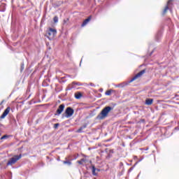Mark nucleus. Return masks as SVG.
Returning a JSON list of instances; mask_svg holds the SVG:
<instances>
[{
	"instance_id": "f257e3e1",
	"label": "nucleus",
	"mask_w": 179,
	"mask_h": 179,
	"mask_svg": "<svg viewBox=\"0 0 179 179\" xmlns=\"http://www.w3.org/2000/svg\"><path fill=\"white\" fill-rule=\"evenodd\" d=\"M114 108L111 106H106L101 113L96 116V120H104L108 115V113L113 110Z\"/></svg>"
},
{
	"instance_id": "f03ea898",
	"label": "nucleus",
	"mask_w": 179,
	"mask_h": 179,
	"mask_svg": "<svg viewBox=\"0 0 179 179\" xmlns=\"http://www.w3.org/2000/svg\"><path fill=\"white\" fill-rule=\"evenodd\" d=\"M22 159V154H20L19 155H14L13 157H11L8 162H7V166H13V164H15L18 160H20Z\"/></svg>"
},
{
	"instance_id": "7ed1b4c3",
	"label": "nucleus",
	"mask_w": 179,
	"mask_h": 179,
	"mask_svg": "<svg viewBox=\"0 0 179 179\" xmlns=\"http://www.w3.org/2000/svg\"><path fill=\"white\" fill-rule=\"evenodd\" d=\"M57 36V29L50 28L46 32V36L49 40H54V38Z\"/></svg>"
},
{
	"instance_id": "20e7f679",
	"label": "nucleus",
	"mask_w": 179,
	"mask_h": 179,
	"mask_svg": "<svg viewBox=\"0 0 179 179\" xmlns=\"http://www.w3.org/2000/svg\"><path fill=\"white\" fill-rule=\"evenodd\" d=\"M73 113H75V110L72 108L67 107L65 110L66 117L69 118L72 117L73 115Z\"/></svg>"
},
{
	"instance_id": "39448f33",
	"label": "nucleus",
	"mask_w": 179,
	"mask_h": 179,
	"mask_svg": "<svg viewBox=\"0 0 179 179\" xmlns=\"http://www.w3.org/2000/svg\"><path fill=\"white\" fill-rule=\"evenodd\" d=\"M146 70L143 69L141 71H140L139 73H138L129 82V83H131V82H134V80H136V79H138V78H141V76H142V75H143L144 73H145Z\"/></svg>"
},
{
	"instance_id": "423d86ee",
	"label": "nucleus",
	"mask_w": 179,
	"mask_h": 179,
	"mask_svg": "<svg viewBox=\"0 0 179 179\" xmlns=\"http://www.w3.org/2000/svg\"><path fill=\"white\" fill-rule=\"evenodd\" d=\"M65 109V105L61 104L59 106V108L57 110V114L55 115H60V114H62V111Z\"/></svg>"
},
{
	"instance_id": "0eeeda50",
	"label": "nucleus",
	"mask_w": 179,
	"mask_h": 179,
	"mask_svg": "<svg viewBox=\"0 0 179 179\" xmlns=\"http://www.w3.org/2000/svg\"><path fill=\"white\" fill-rule=\"evenodd\" d=\"M9 111H10V108H6V109H5V110L3 111V114L1 115L0 118H1V120H3V118H5V117H6V115L9 114Z\"/></svg>"
},
{
	"instance_id": "6e6552de",
	"label": "nucleus",
	"mask_w": 179,
	"mask_h": 179,
	"mask_svg": "<svg viewBox=\"0 0 179 179\" xmlns=\"http://www.w3.org/2000/svg\"><path fill=\"white\" fill-rule=\"evenodd\" d=\"M90 20H92V15H90L83 21V24H81L82 27H85V26H86V24H87L89 22H90Z\"/></svg>"
},
{
	"instance_id": "1a4fd4ad",
	"label": "nucleus",
	"mask_w": 179,
	"mask_h": 179,
	"mask_svg": "<svg viewBox=\"0 0 179 179\" xmlns=\"http://www.w3.org/2000/svg\"><path fill=\"white\" fill-rule=\"evenodd\" d=\"M153 103V99H147L145 100V104H147V106H150L152 105Z\"/></svg>"
},
{
	"instance_id": "9d476101",
	"label": "nucleus",
	"mask_w": 179,
	"mask_h": 179,
	"mask_svg": "<svg viewBox=\"0 0 179 179\" xmlns=\"http://www.w3.org/2000/svg\"><path fill=\"white\" fill-rule=\"evenodd\" d=\"M78 164H83V163H87V159L83 158L80 161H78Z\"/></svg>"
},
{
	"instance_id": "9b49d317",
	"label": "nucleus",
	"mask_w": 179,
	"mask_h": 179,
	"mask_svg": "<svg viewBox=\"0 0 179 179\" xmlns=\"http://www.w3.org/2000/svg\"><path fill=\"white\" fill-rule=\"evenodd\" d=\"M75 97L77 99H79L82 97V93L78 92L77 94H75Z\"/></svg>"
},
{
	"instance_id": "f8f14e48",
	"label": "nucleus",
	"mask_w": 179,
	"mask_h": 179,
	"mask_svg": "<svg viewBox=\"0 0 179 179\" xmlns=\"http://www.w3.org/2000/svg\"><path fill=\"white\" fill-rule=\"evenodd\" d=\"M92 169L93 176H97V173L96 172V167L94 166H92Z\"/></svg>"
},
{
	"instance_id": "ddd939ff",
	"label": "nucleus",
	"mask_w": 179,
	"mask_h": 179,
	"mask_svg": "<svg viewBox=\"0 0 179 179\" xmlns=\"http://www.w3.org/2000/svg\"><path fill=\"white\" fill-rule=\"evenodd\" d=\"M63 163L64 164H68L69 166H71V164H72V162H71L70 161H64Z\"/></svg>"
},
{
	"instance_id": "4468645a",
	"label": "nucleus",
	"mask_w": 179,
	"mask_h": 179,
	"mask_svg": "<svg viewBox=\"0 0 179 179\" xmlns=\"http://www.w3.org/2000/svg\"><path fill=\"white\" fill-rule=\"evenodd\" d=\"M77 132L78 134H82V132H83V129L82 127H80L78 130Z\"/></svg>"
},
{
	"instance_id": "2eb2a0df",
	"label": "nucleus",
	"mask_w": 179,
	"mask_h": 179,
	"mask_svg": "<svg viewBox=\"0 0 179 179\" xmlns=\"http://www.w3.org/2000/svg\"><path fill=\"white\" fill-rule=\"evenodd\" d=\"M8 138H9V136L8 135H4L2 137H1V140H3V139H8Z\"/></svg>"
},
{
	"instance_id": "dca6fc26",
	"label": "nucleus",
	"mask_w": 179,
	"mask_h": 179,
	"mask_svg": "<svg viewBox=\"0 0 179 179\" xmlns=\"http://www.w3.org/2000/svg\"><path fill=\"white\" fill-rule=\"evenodd\" d=\"M53 20L55 23H58V17L57 16L54 17Z\"/></svg>"
},
{
	"instance_id": "f3484780",
	"label": "nucleus",
	"mask_w": 179,
	"mask_h": 179,
	"mask_svg": "<svg viewBox=\"0 0 179 179\" xmlns=\"http://www.w3.org/2000/svg\"><path fill=\"white\" fill-rule=\"evenodd\" d=\"M168 9H169V6L165 7L163 11V15H164L167 12Z\"/></svg>"
},
{
	"instance_id": "a211bd4d",
	"label": "nucleus",
	"mask_w": 179,
	"mask_h": 179,
	"mask_svg": "<svg viewBox=\"0 0 179 179\" xmlns=\"http://www.w3.org/2000/svg\"><path fill=\"white\" fill-rule=\"evenodd\" d=\"M106 96H110L111 94V90H108L106 94Z\"/></svg>"
},
{
	"instance_id": "6ab92c4d",
	"label": "nucleus",
	"mask_w": 179,
	"mask_h": 179,
	"mask_svg": "<svg viewBox=\"0 0 179 179\" xmlns=\"http://www.w3.org/2000/svg\"><path fill=\"white\" fill-rule=\"evenodd\" d=\"M156 40H157V41H159V40H160V34H158L156 36Z\"/></svg>"
},
{
	"instance_id": "aec40b11",
	"label": "nucleus",
	"mask_w": 179,
	"mask_h": 179,
	"mask_svg": "<svg viewBox=\"0 0 179 179\" xmlns=\"http://www.w3.org/2000/svg\"><path fill=\"white\" fill-rule=\"evenodd\" d=\"M73 85H77V86H82V84L80 83L73 82Z\"/></svg>"
},
{
	"instance_id": "412c9836",
	"label": "nucleus",
	"mask_w": 179,
	"mask_h": 179,
	"mask_svg": "<svg viewBox=\"0 0 179 179\" xmlns=\"http://www.w3.org/2000/svg\"><path fill=\"white\" fill-rule=\"evenodd\" d=\"M59 125V123H56L54 124V128L55 129H57V128H58V126Z\"/></svg>"
},
{
	"instance_id": "4be33fe9",
	"label": "nucleus",
	"mask_w": 179,
	"mask_h": 179,
	"mask_svg": "<svg viewBox=\"0 0 179 179\" xmlns=\"http://www.w3.org/2000/svg\"><path fill=\"white\" fill-rule=\"evenodd\" d=\"M23 69H24V64H21V71H23Z\"/></svg>"
},
{
	"instance_id": "5701e85b",
	"label": "nucleus",
	"mask_w": 179,
	"mask_h": 179,
	"mask_svg": "<svg viewBox=\"0 0 179 179\" xmlns=\"http://www.w3.org/2000/svg\"><path fill=\"white\" fill-rule=\"evenodd\" d=\"M83 129H85V128H87V124H85L83 126L81 127Z\"/></svg>"
},
{
	"instance_id": "b1692460",
	"label": "nucleus",
	"mask_w": 179,
	"mask_h": 179,
	"mask_svg": "<svg viewBox=\"0 0 179 179\" xmlns=\"http://www.w3.org/2000/svg\"><path fill=\"white\" fill-rule=\"evenodd\" d=\"M143 159V157H142L141 159H139L136 164H135V166H136V164L141 162H142Z\"/></svg>"
},
{
	"instance_id": "393cba45",
	"label": "nucleus",
	"mask_w": 179,
	"mask_h": 179,
	"mask_svg": "<svg viewBox=\"0 0 179 179\" xmlns=\"http://www.w3.org/2000/svg\"><path fill=\"white\" fill-rule=\"evenodd\" d=\"M117 87H124V85L120 84L119 85L117 86Z\"/></svg>"
},
{
	"instance_id": "a878e982",
	"label": "nucleus",
	"mask_w": 179,
	"mask_h": 179,
	"mask_svg": "<svg viewBox=\"0 0 179 179\" xmlns=\"http://www.w3.org/2000/svg\"><path fill=\"white\" fill-rule=\"evenodd\" d=\"M132 170H134V167L130 168V169H129V171L131 172V171H132Z\"/></svg>"
},
{
	"instance_id": "bb28decb",
	"label": "nucleus",
	"mask_w": 179,
	"mask_h": 179,
	"mask_svg": "<svg viewBox=\"0 0 179 179\" xmlns=\"http://www.w3.org/2000/svg\"><path fill=\"white\" fill-rule=\"evenodd\" d=\"M96 171H97V173H99V171H100L99 169H96Z\"/></svg>"
},
{
	"instance_id": "cd10ccee",
	"label": "nucleus",
	"mask_w": 179,
	"mask_h": 179,
	"mask_svg": "<svg viewBox=\"0 0 179 179\" xmlns=\"http://www.w3.org/2000/svg\"><path fill=\"white\" fill-rule=\"evenodd\" d=\"M119 176H120V177H121V176H122V172L119 173Z\"/></svg>"
},
{
	"instance_id": "c85d7f7f",
	"label": "nucleus",
	"mask_w": 179,
	"mask_h": 179,
	"mask_svg": "<svg viewBox=\"0 0 179 179\" xmlns=\"http://www.w3.org/2000/svg\"><path fill=\"white\" fill-rule=\"evenodd\" d=\"M82 64V59H81V61L80 62V65Z\"/></svg>"
},
{
	"instance_id": "c756f323",
	"label": "nucleus",
	"mask_w": 179,
	"mask_h": 179,
	"mask_svg": "<svg viewBox=\"0 0 179 179\" xmlns=\"http://www.w3.org/2000/svg\"><path fill=\"white\" fill-rule=\"evenodd\" d=\"M99 90H100V92H103V89H100Z\"/></svg>"
},
{
	"instance_id": "7c9ffc66",
	"label": "nucleus",
	"mask_w": 179,
	"mask_h": 179,
	"mask_svg": "<svg viewBox=\"0 0 179 179\" xmlns=\"http://www.w3.org/2000/svg\"><path fill=\"white\" fill-rule=\"evenodd\" d=\"M145 150H149V148H147L145 149Z\"/></svg>"
},
{
	"instance_id": "2f4dec72",
	"label": "nucleus",
	"mask_w": 179,
	"mask_h": 179,
	"mask_svg": "<svg viewBox=\"0 0 179 179\" xmlns=\"http://www.w3.org/2000/svg\"><path fill=\"white\" fill-rule=\"evenodd\" d=\"M170 2H171L170 1H168V3H170Z\"/></svg>"
},
{
	"instance_id": "473e14b6",
	"label": "nucleus",
	"mask_w": 179,
	"mask_h": 179,
	"mask_svg": "<svg viewBox=\"0 0 179 179\" xmlns=\"http://www.w3.org/2000/svg\"><path fill=\"white\" fill-rule=\"evenodd\" d=\"M0 136H1V133H0Z\"/></svg>"
}]
</instances>
